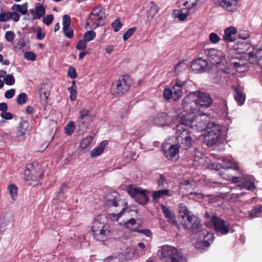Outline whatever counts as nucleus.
Returning <instances> with one entry per match:
<instances>
[{
	"label": "nucleus",
	"mask_w": 262,
	"mask_h": 262,
	"mask_svg": "<svg viewBox=\"0 0 262 262\" xmlns=\"http://www.w3.org/2000/svg\"><path fill=\"white\" fill-rule=\"evenodd\" d=\"M213 103V100L210 95L206 93L195 91L189 93L182 101L183 112L179 115L182 117L183 123L203 122L198 117L205 116L209 118L204 111ZM207 123V121H205Z\"/></svg>",
	"instance_id": "1"
},
{
	"label": "nucleus",
	"mask_w": 262,
	"mask_h": 262,
	"mask_svg": "<svg viewBox=\"0 0 262 262\" xmlns=\"http://www.w3.org/2000/svg\"><path fill=\"white\" fill-rule=\"evenodd\" d=\"M222 161L224 165L219 162L212 163L209 165V167L216 171H220L221 177L233 183L242 182V183L238 186L241 189L246 188L253 191L255 188L254 178L252 176H245L243 171L239 168L237 163L232 157H224Z\"/></svg>",
	"instance_id": "2"
},
{
	"label": "nucleus",
	"mask_w": 262,
	"mask_h": 262,
	"mask_svg": "<svg viewBox=\"0 0 262 262\" xmlns=\"http://www.w3.org/2000/svg\"><path fill=\"white\" fill-rule=\"evenodd\" d=\"M180 119V123L178 124L177 128V139L180 143L179 146L182 149L187 150L189 149L192 145L193 140L191 138V133L188 131L184 126H188L194 128L197 131L202 130L206 126V122H201L194 123H190L189 124L183 123L182 120V117L179 116Z\"/></svg>",
	"instance_id": "3"
},
{
	"label": "nucleus",
	"mask_w": 262,
	"mask_h": 262,
	"mask_svg": "<svg viewBox=\"0 0 262 262\" xmlns=\"http://www.w3.org/2000/svg\"><path fill=\"white\" fill-rule=\"evenodd\" d=\"M92 231L97 241L103 242L106 239L110 230L108 219L105 215L99 214L94 218Z\"/></svg>",
	"instance_id": "4"
},
{
	"label": "nucleus",
	"mask_w": 262,
	"mask_h": 262,
	"mask_svg": "<svg viewBox=\"0 0 262 262\" xmlns=\"http://www.w3.org/2000/svg\"><path fill=\"white\" fill-rule=\"evenodd\" d=\"M161 259L165 262H187L180 250L172 246L163 245L158 251Z\"/></svg>",
	"instance_id": "5"
},
{
	"label": "nucleus",
	"mask_w": 262,
	"mask_h": 262,
	"mask_svg": "<svg viewBox=\"0 0 262 262\" xmlns=\"http://www.w3.org/2000/svg\"><path fill=\"white\" fill-rule=\"evenodd\" d=\"M179 217L185 228H196L199 227L200 220L194 214H191L186 206L183 204L179 205Z\"/></svg>",
	"instance_id": "6"
},
{
	"label": "nucleus",
	"mask_w": 262,
	"mask_h": 262,
	"mask_svg": "<svg viewBox=\"0 0 262 262\" xmlns=\"http://www.w3.org/2000/svg\"><path fill=\"white\" fill-rule=\"evenodd\" d=\"M221 126L215 123L207 125V128L203 135V142L208 146L216 144L221 136Z\"/></svg>",
	"instance_id": "7"
},
{
	"label": "nucleus",
	"mask_w": 262,
	"mask_h": 262,
	"mask_svg": "<svg viewBox=\"0 0 262 262\" xmlns=\"http://www.w3.org/2000/svg\"><path fill=\"white\" fill-rule=\"evenodd\" d=\"M126 191L129 195L140 204L145 205L149 201L150 192L135 185L126 187Z\"/></svg>",
	"instance_id": "8"
},
{
	"label": "nucleus",
	"mask_w": 262,
	"mask_h": 262,
	"mask_svg": "<svg viewBox=\"0 0 262 262\" xmlns=\"http://www.w3.org/2000/svg\"><path fill=\"white\" fill-rule=\"evenodd\" d=\"M132 84V80L127 76L120 77L112 84L111 92L115 97L122 96L128 91Z\"/></svg>",
	"instance_id": "9"
},
{
	"label": "nucleus",
	"mask_w": 262,
	"mask_h": 262,
	"mask_svg": "<svg viewBox=\"0 0 262 262\" xmlns=\"http://www.w3.org/2000/svg\"><path fill=\"white\" fill-rule=\"evenodd\" d=\"M42 172L37 164H30L27 165L24 171V179L29 185H36L41 179Z\"/></svg>",
	"instance_id": "10"
},
{
	"label": "nucleus",
	"mask_w": 262,
	"mask_h": 262,
	"mask_svg": "<svg viewBox=\"0 0 262 262\" xmlns=\"http://www.w3.org/2000/svg\"><path fill=\"white\" fill-rule=\"evenodd\" d=\"M184 83L177 79L171 89L166 88L163 91L164 98L166 100L172 98L174 100L180 99L183 95L182 86Z\"/></svg>",
	"instance_id": "11"
},
{
	"label": "nucleus",
	"mask_w": 262,
	"mask_h": 262,
	"mask_svg": "<svg viewBox=\"0 0 262 262\" xmlns=\"http://www.w3.org/2000/svg\"><path fill=\"white\" fill-rule=\"evenodd\" d=\"M162 150L165 157L169 160H176L179 158L180 146L178 144L164 143Z\"/></svg>",
	"instance_id": "12"
},
{
	"label": "nucleus",
	"mask_w": 262,
	"mask_h": 262,
	"mask_svg": "<svg viewBox=\"0 0 262 262\" xmlns=\"http://www.w3.org/2000/svg\"><path fill=\"white\" fill-rule=\"evenodd\" d=\"M211 222L216 232L222 234H226L229 232V225L222 219L216 216H213L212 217Z\"/></svg>",
	"instance_id": "13"
},
{
	"label": "nucleus",
	"mask_w": 262,
	"mask_h": 262,
	"mask_svg": "<svg viewBox=\"0 0 262 262\" xmlns=\"http://www.w3.org/2000/svg\"><path fill=\"white\" fill-rule=\"evenodd\" d=\"M219 5L230 12H236L239 7V0H217Z\"/></svg>",
	"instance_id": "14"
},
{
	"label": "nucleus",
	"mask_w": 262,
	"mask_h": 262,
	"mask_svg": "<svg viewBox=\"0 0 262 262\" xmlns=\"http://www.w3.org/2000/svg\"><path fill=\"white\" fill-rule=\"evenodd\" d=\"M206 54L213 64L219 65L224 59L223 53L215 49H210L206 51Z\"/></svg>",
	"instance_id": "15"
},
{
	"label": "nucleus",
	"mask_w": 262,
	"mask_h": 262,
	"mask_svg": "<svg viewBox=\"0 0 262 262\" xmlns=\"http://www.w3.org/2000/svg\"><path fill=\"white\" fill-rule=\"evenodd\" d=\"M120 202V195L115 192L107 194L104 199V204L108 208L119 206Z\"/></svg>",
	"instance_id": "16"
},
{
	"label": "nucleus",
	"mask_w": 262,
	"mask_h": 262,
	"mask_svg": "<svg viewBox=\"0 0 262 262\" xmlns=\"http://www.w3.org/2000/svg\"><path fill=\"white\" fill-rule=\"evenodd\" d=\"M172 121V118L166 113L158 114L153 119V123L157 126H164L169 125Z\"/></svg>",
	"instance_id": "17"
},
{
	"label": "nucleus",
	"mask_w": 262,
	"mask_h": 262,
	"mask_svg": "<svg viewBox=\"0 0 262 262\" xmlns=\"http://www.w3.org/2000/svg\"><path fill=\"white\" fill-rule=\"evenodd\" d=\"M200 238H203V241L196 244V247L198 248H207L210 245L213 238V234L209 233L206 230H203L199 234Z\"/></svg>",
	"instance_id": "18"
},
{
	"label": "nucleus",
	"mask_w": 262,
	"mask_h": 262,
	"mask_svg": "<svg viewBox=\"0 0 262 262\" xmlns=\"http://www.w3.org/2000/svg\"><path fill=\"white\" fill-rule=\"evenodd\" d=\"M89 111L84 108L79 111L78 122L79 123L85 125V127H87L89 125L91 121V117L89 115Z\"/></svg>",
	"instance_id": "19"
},
{
	"label": "nucleus",
	"mask_w": 262,
	"mask_h": 262,
	"mask_svg": "<svg viewBox=\"0 0 262 262\" xmlns=\"http://www.w3.org/2000/svg\"><path fill=\"white\" fill-rule=\"evenodd\" d=\"M207 65V62L206 60L202 58H198L192 62L191 64V68L193 71L199 72H203L205 71Z\"/></svg>",
	"instance_id": "20"
},
{
	"label": "nucleus",
	"mask_w": 262,
	"mask_h": 262,
	"mask_svg": "<svg viewBox=\"0 0 262 262\" xmlns=\"http://www.w3.org/2000/svg\"><path fill=\"white\" fill-rule=\"evenodd\" d=\"M93 144L92 137L88 136L81 140L78 149L80 151H88L93 146Z\"/></svg>",
	"instance_id": "21"
},
{
	"label": "nucleus",
	"mask_w": 262,
	"mask_h": 262,
	"mask_svg": "<svg viewBox=\"0 0 262 262\" xmlns=\"http://www.w3.org/2000/svg\"><path fill=\"white\" fill-rule=\"evenodd\" d=\"M104 17V12L100 7L95 8L90 15V20L95 22L99 21Z\"/></svg>",
	"instance_id": "22"
},
{
	"label": "nucleus",
	"mask_w": 262,
	"mask_h": 262,
	"mask_svg": "<svg viewBox=\"0 0 262 262\" xmlns=\"http://www.w3.org/2000/svg\"><path fill=\"white\" fill-rule=\"evenodd\" d=\"M237 32V29L234 27H230L226 28L224 31L223 39L228 42H233L235 38L233 36Z\"/></svg>",
	"instance_id": "23"
},
{
	"label": "nucleus",
	"mask_w": 262,
	"mask_h": 262,
	"mask_svg": "<svg viewBox=\"0 0 262 262\" xmlns=\"http://www.w3.org/2000/svg\"><path fill=\"white\" fill-rule=\"evenodd\" d=\"M189 14V9L187 8L181 10L175 9L173 11V17L178 18L180 21H184Z\"/></svg>",
	"instance_id": "24"
},
{
	"label": "nucleus",
	"mask_w": 262,
	"mask_h": 262,
	"mask_svg": "<svg viewBox=\"0 0 262 262\" xmlns=\"http://www.w3.org/2000/svg\"><path fill=\"white\" fill-rule=\"evenodd\" d=\"M161 208L165 217L168 219V221L172 224H176L177 222L174 213L163 205H161Z\"/></svg>",
	"instance_id": "25"
},
{
	"label": "nucleus",
	"mask_w": 262,
	"mask_h": 262,
	"mask_svg": "<svg viewBox=\"0 0 262 262\" xmlns=\"http://www.w3.org/2000/svg\"><path fill=\"white\" fill-rule=\"evenodd\" d=\"M235 99L239 105H242L245 101L246 97L243 93V91L239 88L235 89Z\"/></svg>",
	"instance_id": "26"
},
{
	"label": "nucleus",
	"mask_w": 262,
	"mask_h": 262,
	"mask_svg": "<svg viewBox=\"0 0 262 262\" xmlns=\"http://www.w3.org/2000/svg\"><path fill=\"white\" fill-rule=\"evenodd\" d=\"M124 225L126 228L133 231H137V229L140 226L139 223H137L136 220L133 218L125 222Z\"/></svg>",
	"instance_id": "27"
},
{
	"label": "nucleus",
	"mask_w": 262,
	"mask_h": 262,
	"mask_svg": "<svg viewBox=\"0 0 262 262\" xmlns=\"http://www.w3.org/2000/svg\"><path fill=\"white\" fill-rule=\"evenodd\" d=\"M35 6V18L39 19L43 17L46 13V7L42 4L36 3Z\"/></svg>",
	"instance_id": "28"
},
{
	"label": "nucleus",
	"mask_w": 262,
	"mask_h": 262,
	"mask_svg": "<svg viewBox=\"0 0 262 262\" xmlns=\"http://www.w3.org/2000/svg\"><path fill=\"white\" fill-rule=\"evenodd\" d=\"M164 196H171L169 189H166L154 191L152 194V199L155 201L162 198Z\"/></svg>",
	"instance_id": "29"
},
{
	"label": "nucleus",
	"mask_w": 262,
	"mask_h": 262,
	"mask_svg": "<svg viewBox=\"0 0 262 262\" xmlns=\"http://www.w3.org/2000/svg\"><path fill=\"white\" fill-rule=\"evenodd\" d=\"M28 127L29 123L27 121L25 120L21 121L17 130V135L19 137L24 136L28 129Z\"/></svg>",
	"instance_id": "30"
},
{
	"label": "nucleus",
	"mask_w": 262,
	"mask_h": 262,
	"mask_svg": "<svg viewBox=\"0 0 262 262\" xmlns=\"http://www.w3.org/2000/svg\"><path fill=\"white\" fill-rule=\"evenodd\" d=\"M11 10L18 11L22 15H26L28 11V3H26L23 5L14 4L11 7Z\"/></svg>",
	"instance_id": "31"
},
{
	"label": "nucleus",
	"mask_w": 262,
	"mask_h": 262,
	"mask_svg": "<svg viewBox=\"0 0 262 262\" xmlns=\"http://www.w3.org/2000/svg\"><path fill=\"white\" fill-rule=\"evenodd\" d=\"M131 210L128 209V208L125 207L121 209L118 213H111L109 214V217L112 221H117L121 217V216L126 211L129 212Z\"/></svg>",
	"instance_id": "32"
},
{
	"label": "nucleus",
	"mask_w": 262,
	"mask_h": 262,
	"mask_svg": "<svg viewBox=\"0 0 262 262\" xmlns=\"http://www.w3.org/2000/svg\"><path fill=\"white\" fill-rule=\"evenodd\" d=\"M8 189L11 199L13 201H16L17 199L18 193V188L17 186L13 184H11L9 185Z\"/></svg>",
	"instance_id": "33"
},
{
	"label": "nucleus",
	"mask_w": 262,
	"mask_h": 262,
	"mask_svg": "<svg viewBox=\"0 0 262 262\" xmlns=\"http://www.w3.org/2000/svg\"><path fill=\"white\" fill-rule=\"evenodd\" d=\"M150 5V8L148 12V16H150L151 18H153L155 15L159 12V9L154 2H151Z\"/></svg>",
	"instance_id": "34"
},
{
	"label": "nucleus",
	"mask_w": 262,
	"mask_h": 262,
	"mask_svg": "<svg viewBox=\"0 0 262 262\" xmlns=\"http://www.w3.org/2000/svg\"><path fill=\"white\" fill-rule=\"evenodd\" d=\"M72 86L70 87L68 90L70 93V98L72 101L76 100L77 97V91L75 85V82L73 81L72 82Z\"/></svg>",
	"instance_id": "35"
},
{
	"label": "nucleus",
	"mask_w": 262,
	"mask_h": 262,
	"mask_svg": "<svg viewBox=\"0 0 262 262\" xmlns=\"http://www.w3.org/2000/svg\"><path fill=\"white\" fill-rule=\"evenodd\" d=\"M262 212V205H257L249 212V216L254 218L258 216V214Z\"/></svg>",
	"instance_id": "36"
},
{
	"label": "nucleus",
	"mask_w": 262,
	"mask_h": 262,
	"mask_svg": "<svg viewBox=\"0 0 262 262\" xmlns=\"http://www.w3.org/2000/svg\"><path fill=\"white\" fill-rule=\"evenodd\" d=\"M1 117L3 118V119L0 121V123L1 124H4L5 122V121L4 120H11L13 118V115L7 111L4 112H1L0 114Z\"/></svg>",
	"instance_id": "37"
},
{
	"label": "nucleus",
	"mask_w": 262,
	"mask_h": 262,
	"mask_svg": "<svg viewBox=\"0 0 262 262\" xmlns=\"http://www.w3.org/2000/svg\"><path fill=\"white\" fill-rule=\"evenodd\" d=\"M75 129V123L73 121H70L65 127V133L68 135H71Z\"/></svg>",
	"instance_id": "38"
},
{
	"label": "nucleus",
	"mask_w": 262,
	"mask_h": 262,
	"mask_svg": "<svg viewBox=\"0 0 262 262\" xmlns=\"http://www.w3.org/2000/svg\"><path fill=\"white\" fill-rule=\"evenodd\" d=\"M96 37V33L92 31H88L83 34V39L86 41H90Z\"/></svg>",
	"instance_id": "39"
},
{
	"label": "nucleus",
	"mask_w": 262,
	"mask_h": 262,
	"mask_svg": "<svg viewBox=\"0 0 262 262\" xmlns=\"http://www.w3.org/2000/svg\"><path fill=\"white\" fill-rule=\"evenodd\" d=\"M104 147L102 145L94 148L91 151V156L92 157H96L100 155L103 151Z\"/></svg>",
	"instance_id": "40"
},
{
	"label": "nucleus",
	"mask_w": 262,
	"mask_h": 262,
	"mask_svg": "<svg viewBox=\"0 0 262 262\" xmlns=\"http://www.w3.org/2000/svg\"><path fill=\"white\" fill-rule=\"evenodd\" d=\"M4 83L8 85H12L15 83V78L12 75H7L4 78Z\"/></svg>",
	"instance_id": "41"
},
{
	"label": "nucleus",
	"mask_w": 262,
	"mask_h": 262,
	"mask_svg": "<svg viewBox=\"0 0 262 262\" xmlns=\"http://www.w3.org/2000/svg\"><path fill=\"white\" fill-rule=\"evenodd\" d=\"M111 26L113 28L114 32H117L121 28L122 24H121L119 18H117L112 23Z\"/></svg>",
	"instance_id": "42"
},
{
	"label": "nucleus",
	"mask_w": 262,
	"mask_h": 262,
	"mask_svg": "<svg viewBox=\"0 0 262 262\" xmlns=\"http://www.w3.org/2000/svg\"><path fill=\"white\" fill-rule=\"evenodd\" d=\"M27 100V95L24 93H20L17 98V103L19 105L25 104Z\"/></svg>",
	"instance_id": "43"
},
{
	"label": "nucleus",
	"mask_w": 262,
	"mask_h": 262,
	"mask_svg": "<svg viewBox=\"0 0 262 262\" xmlns=\"http://www.w3.org/2000/svg\"><path fill=\"white\" fill-rule=\"evenodd\" d=\"M136 30V28L135 27H132L128 29L123 35V40H127L134 34Z\"/></svg>",
	"instance_id": "44"
},
{
	"label": "nucleus",
	"mask_w": 262,
	"mask_h": 262,
	"mask_svg": "<svg viewBox=\"0 0 262 262\" xmlns=\"http://www.w3.org/2000/svg\"><path fill=\"white\" fill-rule=\"evenodd\" d=\"M198 0H187L183 3V6L188 9H191L196 5Z\"/></svg>",
	"instance_id": "45"
},
{
	"label": "nucleus",
	"mask_w": 262,
	"mask_h": 262,
	"mask_svg": "<svg viewBox=\"0 0 262 262\" xmlns=\"http://www.w3.org/2000/svg\"><path fill=\"white\" fill-rule=\"evenodd\" d=\"M209 38L210 41L212 43H218L220 40V37L219 36L215 33H211L209 34Z\"/></svg>",
	"instance_id": "46"
},
{
	"label": "nucleus",
	"mask_w": 262,
	"mask_h": 262,
	"mask_svg": "<svg viewBox=\"0 0 262 262\" xmlns=\"http://www.w3.org/2000/svg\"><path fill=\"white\" fill-rule=\"evenodd\" d=\"M64 35L69 38H71L73 36V31L70 27H67L62 28Z\"/></svg>",
	"instance_id": "47"
},
{
	"label": "nucleus",
	"mask_w": 262,
	"mask_h": 262,
	"mask_svg": "<svg viewBox=\"0 0 262 262\" xmlns=\"http://www.w3.org/2000/svg\"><path fill=\"white\" fill-rule=\"evenodd\" d=\"M86 48V41L83 39L80 40L77 43L76 48L78 50H85Z\"/></svg>",
	"instance_id": "48"
},
{
	"label": "nucleus",
	"mask_w": 262,
	"mask_h": 262,
	"mask_svg": "<svg viewBox=\"0 0 262 262\" xmlns=\"http://www.w3.org/2000/svg\"><path fill=\"white\" fill-rule=\"evenodd\" d=\"M71 23V21L70 16L68 15H64L62 17L63 28L70 27Z\"/></svg>",
	"instance_id": "49"
},
{
	"label": "nucleus",
	"mask_w": 262,
	"mask_h": 262,
	"mask_svg": "<svg viewBox=\"0 0 262 262\" xmlns=\"http://www.w3.org/2000/svg\"><path fill=\"white\" fill-rule=\"evenodd\" d=\"M24 56L27 60L32 61H34L36 58V55L32 52H26Z\"/></svg>",
	"instance_id": "50"
},
{
	"label": "nucleus",
	"mask_w": 262,
	"mask_h": 262,
	"mask_svg": "<svg viewBox=\"0 0 262 262\" xmlns=\"http://www.w3.org/2000/svg\"><path fill=\"white\" fill-rule=\"evenodd\" d=\"M14 37L15 34L13 32L9 31L6 32L5 38L8 41L13 42Z\"/></svg>",
	"instance_id": "51"
},
{
	"label": "nucleus",
	"mask_w": 262,
	"mask_h": 262,
	"mask_svg": "<svg viewBox=\"0 0 262 262\" xmlns=\"http://www.w3.org/2000/svg\"><path fill=\"white\" fill-rule=\"evenodd\" d=\"M10 19V12H3L0 13V21H6Z\"/></svg>",
	"instance_id": "52"
},
{
	"label": "nucleus",
	"mask_w": 262,
	"mask_h": 262,
	"mask_svg": "<svg viewBox=\"0 0 262 262\" xmlns=\"http://www.w3.org/2000/svg\"><path fill=\"white\" fill-rule=\"evenodd\" d=\"M54 16L52 14L48 15L46 17H45L43 19V23L46 25H50L53 20Z\"/></svg>",
	"instance_id": "53"
},
{
	"label": "nucleus",
	"mask_w": 262,
	"mask_h": 262,
	"mask_svg": "<svg viewBox=\"0 0 262 262\" xmlns=\"http://www.w3.org/2000/svg\"><path fill=\"white\" fill-rule=\"evenodd\" d=\"M20 15L16 12H10V19H11L14 22H17L20 19Z\"/></svg>",
	"instance_id": "54"
},
{
	"label": "nucleus",
	"mask_w": 262,
	"mask_h": 262,
	"mask_svg": "<svg viewBox=\"0 0 262 262\" xmlns=\"http://www.w3.org/2000/svg\"><path fill=\"white\" fill-rule=\"evenodd\" d=\"M15 94V90L14 89H11L7 91L5 93V97L7 99L12 98Z\"/></svg>",
	"instance_id": "55"
},
{
	"label": "nucleus",
	"mask_w": 262,
	"mask_h": 262,
	"mask_svg": "<svg viewBox=\"0 0 262 262\" xmlns=\"http://www.w3.org/2000/svg\"><path fill=\"white\" fill-rule=\"evenodd\" d=\"M45 32L40 28H38L37 30L36 37L38 40H42L45 36Z\"/></svg>",
	"instance_id": "56"
},
{
	"label": "nucleus",
	"mask_w": 262,
	"mask_h": 262,
	"mask_svg": "<svg viewBox=\"0 0 262 262\" xmlns=\"http://www.w3.org/2000/svg\"><path fill=\"white\" fill-rule=\"evenodd\" d=\"M68 75L71 78H75L77 77V74L75 69L73 67H70L68 69Z\"/></svg>",
	"instance_id": "57"
},
{
	"label": "nucleus",
	"mask_w": 262,
	"mask_h": 262,
	"mask_svg": "<svg viewBox=\"0 0 262 262\" xmlns=\"http://www.w3.org/2000/svg\"><path fill=\"white\" fill-rule=\"evenodd\" d=\"M136 232L142 233L147 237H150L151 236V232L148 229L137 230Z\"/></svg>",
	"instance_id": "58"
},
{
	"label": "nucleus",
	"mask_w": 262,
	"mask_h": 262,
	"mask_svg": "<svg viewBox=\"0 0 262 262\" xmlns=\"http://www.w3.org/2000/svg\"><path fill=\"white\" fill-rule=\"evenodd\" d=\"M8 109V105L5 102L0 103V111L4 112L7 111Z\"/></svg>",
	"instance_id": "59"
},
{
	"label": "nucleus",
	"mask_w": 262,
	"mask_h": 262,
	"mask_svg": "<svg viewBox=\"0 0 262 262\" xmlns=\"http://www.w3.org/2000/svg\"><path fill=\"white\" fill-rule=\"evenodd\" d=\"M68 188V187L67 184H64L62 185L60 189V191L57 193V196H60L61 193L64 190H67Z\"/></svg>",
	"instance_id": "60"
},
{
	"label": "nucleus",
	"mask_w": 262,
	"mask_h": 262,
	"mask_svg": "<svg viewBox=\"0 0 262 262\" xmlns=\"http://www.w3.org/2000/svg\"><path fill=\"white\" fill-rule=\"evenodd\" d=\"M105 50L107 53H108V54H111V53L114 50V47L111 45L106 46V48H105Z\"/></svg>",
	"instance_id": "61"
},
{
	"label": "nucleus",
	"mask_w": 262,
	"mask_h": 262,
	"mask_svg": "<svg viewBox=\"0 0 262 262\" xmlns=\"http://www.w3.org/2000/svg\"><path fill=\"white\" fill-rule=\"evenodd\" d=\"M29 12L30 13V14L32 15V19H36V18H35V7H34V9H31L29 10Z\"/></svg>",
	"instance_id": "62"
},
{
	"label": "nucleus",
	"mask_w": 262,
	"mask_h": 262,
	"mask_svg": "<svg viewBox=\"0 0 262 262\" xmlns=\"http://www.w3.org/2000/svg\"><path fill=\"white\" fill-rule=\"evenodd\" d=\"M26 111L28 114H31L33 113V108L31 106H27L26 107Z\"/></svg>",
	"instance_id": "63"
},
{
	"label": "nucleus",
	"mask_w": 262,
	"mask_h": 262,
	"mask_svg": "<svg viewBox=\"0 0 262 262\" xmlns=\"http://www.w3.org/2000/svg\"><path fill=\"white\" fill-rule=\"evenodd\" d=\"M239 36L241 38H242L244 39H246L249 37V35L247 33H240Z\"/></svg>",
	"instance_id": "64"
}]
</instances>
